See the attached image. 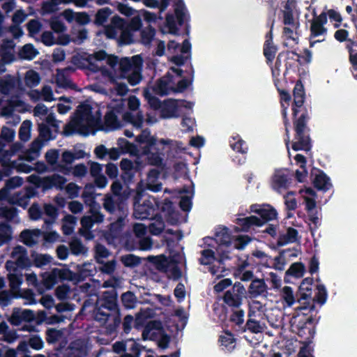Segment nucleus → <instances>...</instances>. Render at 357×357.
<instances>
[{"label":"nucleus","instance_id":"obj_58","mask_svg":"<svg viewBox=\"0 0 357 357\" xmlns=\"http://www.w3.org/2000/svg\"><path fill=\"white\" fill-rule=\"evenodd\" d=\"M287 250H280L279 255L274 258L273 268L278 271H283L287 263L286 255Z\"/></svg>","mask_w":357,"mask_h":357},{"label":"nucleus","instance_id":"obj_41","mask_svg":"<svg viewBox=\"0 0 357 357\" xmlns=\"http://www.w3.org/2000/svg\"><path fill=\"white\" fill-rule=\"evenodd\" d=\"M63 331L56 328H47L45 332V340L48 344H54L63 336Z\"/></svg>","mask_w":357,"mask_h":357},{"label":"nucleus","instance_id":"obj_49","mask_svg":"<svg viewBox=\"0 0 357 357\" xmlns=\"http://www.w3.org/2000/svg\"><path fill=\"white\" fill-rule=\"evenodd\" d=\"M202 257L199 261L202 265H210L216 260L214 251L211 249H206L201 252Z\"/></svg>","mask_w":357,"mask_h":357},{"label":"nucleus","instance_id":"obj_55","mask_svg":"<svg viewBox=\"0 0 357 357\" xmlns=\"http://www.w3.org/2000/svg\"><path fill=\"white\" fill-rule=\"evenodd\" d=\"M142 79V68L139 67H135L132 73L127 77L128 83L131 86H136Z\"/></svg>","mask_w":357,"mask_h":357},{"label":"nucleus","instance_id":"obj_63","mask_svg":"<svg viewBox=\"0 0 357 357\" xmlns=\"http://www.w3.org/2000/svg\"><path fill=\"white\" fill-rule=\"evenodd\" d=\"M29 217L32 220L40 219L43 212L38 203H33L28 210Z\"/></svg>","mask_w":357,"mask_h":357},{"label":"nucleus","instance_id":"obj_7","mask_svg":"<svg viewBox=\"0 0 357 357\" xmlns=\"http://www.w3.org/2000/svg\"><path fill=\"white\" fill-rule=\"evenodd\" d=\"M86 264L81 266H77V273H75L70 270L58 269L54 268L53 270L55 274L57 275V279L61 280H77L78 281L84 280L86 277L91 276V274L88 272Z\"/></svg>","mask_w":357,"mask_h":357},{"label":"nucleus","instance_id":"obj_64","mask_svg":"<svg viewBox=\"0 0 357 357\" xmlns=\"http://www.w3.org/2000/svg\"><path fill=\"white\" fill-rule=\"evenodd\" d=\"M282 298L288 306H291L294 302L295 298L291 287L285 286L282 289Z\"/></svg>","mask_w":357,"mask_h":357},{"label":"nucleus","instance_id":"obj_47","mask_svg":"<svg viewBox=\"0 0 357 357\" xmlns=\"http://www.w3.org/2000/svg\"><path fill=\"white\" fill-rule=\"evenodd\" d=\"M153 262L155 264L158 270L162 272H167L169 266V261L165 255L153 257Z\"/></svg>","mask_w":357,"mask_h":357},{"label":"nucleus","instance_id":"obj_53","mask_svg":"<svg viewBox=\"0 0 357 357\" xmlns=\"http://www.w3.org/2000/svg\"><path fill=\"white\" fill-rule=\"evenodd\" d=\"M50 28L56 33H61L66 31V26L60 20L59 16H53L50 20Z\"/></svg>","mask_w":357,"mask_h":357},{"label":"nucleus","instance_id":"obj_24","mask_svg":"<svg viewBox=\"0 0 357 357\" xmlns=\"http://www.w3.org/2000/svg\"><path fill=\"white\" fill-rule=\"evenodd\" d=\"M105 125L108 130H116L121 124L115 112L112 110L106 112L104 117Z\"/></svg>","mask_w":357,"mask_h":357},{"label":"nucleus","instance_id":"obj_34","mask_svg":"<svg viewBox=\"0 0 357 357\" xmlns=\"http://www.w3.org/2000/svg\"><path fill=\"white\" fill-rule=\"evenodd\" d=\"M38 54V50L31 43L24 45L19 52L20 56L26 60H32Z\"/></svg>","mask_w":357,"mask_h":357},{"label":"nucleus","instance_id":"obj_13","mask_svg":"<svg viewBox=\"0 0 357 357\" xmlns=\"http://www.w3.org/2000/svg\"><path fill=\"white\" fill-rule=\"evenodd\" d=\"M177 101L174 99H168L163 102L160 108L161 116L163 119H170L177 116Z\"/></svg>","mask_w":357,"mask_h":357},{"label":"nucleus","instance_id":"obj_3","mask_svg":"<svg viewBox=\"0 0 357 357\" xmlns=\"http://www.w3.org/2000/svg\"><path fill=\"white\" fill-rule=\"evenodd\" d=\"M10 257L13 260H8L5 267L8 272H17L18 269H28L32 266L26 248L22 245H16L13 248Z\"/></svg>","mask_w":357,"mask_h":357},{"label":"nucleus","instance_id":"obj_20","mask_svg":"<svg viewBox=\"0 0 357 357\" xmlns=\"http://www.w3.org/2000/svg\"><path fill=\"white\" fill-rule=\"evenodd\" d=\"M222 300L227 306L233 308H239L243 303V298L232 292L231 290L225 292Z\"/></svg>","mask_w":357,"mask_h":357},{"label":"nucleus","instance_id":"obj_60","mask_svg":"<svg viewBox=\"0 0 357 357\" xmlns=\"http://www.w3.org/2000/svg\"><path fill=\"white\" fill-rule=\"evenodd\" d=\"M273 184L278 188H287L288 184V177L284 173H277L273 177Z\"/></svg>","mask_w":357,"mask_h":357},{"label":"nucleus","instance_id":"obj_15","mask_svg":"<svg viewBox=\"0 0 357 357\" xmlns=\"http://www.w3.org/2000/svg\"><path fill=\"white\" fill-rule=\"evenodd\" d=\"M301 305L295 308V312L293 316L303 315L305 318L313 317L312 312L315 310V305L314 301L311 300L304 301L303 303H299Z\"/></svg>","mask_w":357,"mask_h":357},{"label":"nucleus","instance_id":"obj_39","mask_svg":"<svg viewBox=\"0 0 357 357\" xmlns=\"http://www.w3.org/2000/svg\"><path fill=\"white\" fill-rule=\"evenodd\" d=\"M284 52L293 53V59H284L285 60V70L283 75L285 77L289 70L295 68L296 63H298L300 65H303V63L301 61V54L294 51H285Z\"/></svg>","mask_w":357,"mask_h":357},{"label":"nucleus","instance_id":"obj_16","mask_svg":"<svg viewBox=\"0 0 357 357\" xmlns=\"http://www.w3.org/2000/svg\"><path fill=\"white\" fill-rule=\"evenodd\" d=\"M77 114L80 120H86L88 123H94L100 121L96 119L92 112V107L89 104H82L79 106Z\"/></svg>","mask_w":357,"mask_h":357},{"label":"nucleus","instance_id":"obj_10","mask_svg":"<svg viewBox=\"0 0 357 357\" xmlns=\"http://www.w3.org/2000/svg\"><path fill=\"white\" fill-rule=\"evenodd\" d=\"M268 287L264 279L255 278L252 280L248 287V293L250 298H256L259 296H266Z\"/></svg>","mask_w":357,"mask_h":357},{"label":"nucleus","instance_id":"obj_25","mask_svg":"<svg viewBox=\"0 0 357 357\" xmlns=\"http://www.w3.org/2000/svg\"><path fill=\"white\" fill-rule=\"evenodd\" d=\"M135 142L139 144H149L150 146H156L158 139L156 137L151 135V131L146 128L135 137Z\"/></svg>","mask_w":357,"mask_h":357},{"label":"nucleus","instance_id":"obj_27","mask_svg":"<svg viewBox=\"0 0 357 357\" xmlns=\"http://www.w3.org/2000/svg\"><path fill=\"white\" fill-rule=\"evenodd\" d=\"M219 342L221 346L224 347L222 349L228 351H231L235 347L236 339L231 332L225 331V335L220 336Z\"/></svg>","mask_w":357,"mask_h":357},{"label":"nucleus","instance_id":"obj_40","mask_svg":"<svg viewBox=\"0 0 357 357\" xmlns=\"http://www.w3.org/2000/svg\"><path fill=\"white\" fill-rule=\"evenodd\" d=\"M121 261L126 267L135 268L141 264V258L135 255L128 254L121 256Z\"/></svg>","mask_w":357,"mask_h":357},{"label":"nucleus","instance_id":"obj_38","mask_svg":"<svg viewBox=\"0 0 357 357\" xmlns=\"http://www.w3.org/2000/svg\"><path fill=\"white\" fill-rule=\"evenodd\" d=\"M305 272V266L301 262L293 263L285 273V277L287 275L296 278H301Z\"/></svg>","mask_w":357,"mask_h":357},{"label":"nucleus","instance_id":"obj_54","mask_svg":"<svg viewBox=\"0 0 357 357\" xmlns=\"http://www.w3.org/2000/svg\"><path fill=\"white\" fill-rule=\"evenodd\" d=\"M317 292L314 298H311V301L317 302L321 305L326 303L327 299V291L324 284H318L317 287Z\"/></svg>","mask_w":357,"mask_h":357},{"label":"nucleus","instance_id":"obj_56","mask_svg":"<svg viewBox=\"0 0 357 357\" xmlns=\"http://www.w3.org/2000/svg\"><path fill=\"white\" fill-rule=\"evenodd\" d=\"M185 4L183 0H178L175 3L174 13L177 19L178 23L180 26H182L184 23L185 17Z\"/></svg>","mask_w":357,"mask_h":357},{"label":"nucleus","instance_id":"obj_32","mask_svg":"<svg viewBox=\"0 0 357 357\" xmlns=\"http://www.w3.org/2000/svg\"><path fill=\"white\" fill-rule=\"evenodd\" d=\"M159 202L154 198H150L142 204H135V211H155L158 208Z\"/></svg>","mask_w":357,"mask_h":357},{"label":"nucleus","instance_id":"obj_29","mask_svg":"<svg viewBox=\"0 0 357 357\" xmlns=\"http://www.w3.org/2000/svg\"><path fill=\"white\" fill-rule=\"evenodd\" d=\"M278 47L273 43H264L263 54L266 58V63L271 66L275 57Z\"/></svg>","mask_w":357,"mask_h":357},{"label":"nucleus","instance_id":"obj_33","mask_svg":"<svg viewBox=\"0 0 357 357\" xmlns=\"http://www.w3.org/2000/svg\"><path fill=\"white\" fill-rule=\"evenodd\" d=\"M103 207L108 213L113 214L116 208L121 210V203L116 202L112 195H107L104 198Z\"/></svg>","mask_w":357,"mask_h":357},{"label":"nucleus","instance_id":"obj_11","mask_svg":"<svg viewBox=\"0 0 357 357\" xmlns=\"http://www.w3.org/2000/svg\"><path fill=\"white\" fill-rule=\"evenodd\" d=\"M124 19L119 15L112 17L109 24L104 26V33L108 39H117V30L123 28Z\"/></svg>","mask_w":357,"mask_h":357},{"label":"nucleus","instance_id":"obj_14","mask_svg":"<svg viewBox=\"0 0 357 357\" xmlns=\"http://www.w3.org/2000/svg\"><path fill=\"white\" fill-rule=\"evenodd\" d=\"M77 132L84 136L89 134V128L86 126L83 125L80 121H75L74 123H68L65 125L62 134L64 136H70Z\"/></svg>","mask_w":357,"mask_h":357},{"label":"nucleus","instance_id":"obj_9","mask_svg":"<svg viewBox=\"0 0 357 357\" xmlns=\"http://www.w3.org/2000/svg\"><path fill=\"white\" fill-rule=\"evenodd\" d=\"M96 305H99L109 312H119L116 292L115 291H105L102 300L97 303Z\"/></svg>","mask_w":357,"mask_h":357},{"label":"nucleus","instance_id":"obj_19","mask_svg":"<svg viewBox=\"0 0 357 357\" xmlns=\"http://www.w3.org/2000/svg\"><path fill=\"white\" fill-rule=\"evenodd\" d=\"M29 181L37 188H42L44 192L54 188L51 176L40 178L38 176L32 175L29 177Z\"/></svg>","mask_w":357,"mask_h":357},{"label":"nucleus","instance_id":"obj_4","mask_svg":"<svg viewBox=\"0 0 357 357\" xmlns=\"http://www.w3.org/2000/svg\"><path fill=\"white\" fill-rule=\"evenodd\" d=\"M278 93L280 95V105L282 107V116L283 119L284 126L285 127V135L286 138L284 139V143L287 149L289 150V146L290 144V137H289V126L290 122L287 117V109L289 106V103L291 100V96L290 93L282 89H278Z\"/></svg>","mask_w":357,"mask_h":357},{"label":"nucleus","instance_id":"obj_43","mask_svg":"<svg viewBox=\"0 0 357 357\" xmlns=\"http://www.w3.org/2000/svg\"><path fill=\"white\" fill-rule=\"evenodd\" d=\"M69 349L68 355L70 357H86V349L79 343L72 342L69 346Z\"/></svg>","mask_w":357,"mask_h":357},{"label":"nucleus","instance_id":"obj_17","mask_svg":"<svg viewBox=\"0 0 357 357\" xmlns=\"http://www.w3.org/2000/svg\"><path fill=\"white\" fill-rule=\"evenodd\" d=\"M117 145L123 153H129L132 156H138L139 154L137 146L125 138H119L117 140Z\"/></svg>","mask_w":357,"mask_h":357},{"label":"nucleus","instance_id":"obj_12","mask_svg":"<svg viewBox=\"0 0 357 357\" xmlns=\"http://www.w3.org/2000/svg\"><path fill=\"white\" fill-rule=\"evenodd\" d=\"M236 224L240 227V228L236 227V231L248 232L253 226L261 227V222L259 220V217L255 215L236 218Z\"/></svg>","mask_w":357,"mask_h":357},{"label":"nucleus","instance_id":"obj_36","mask_svg":"<svg viewBox=\"0 0 357 357\" xmlns=\"http://www.w3.org/2000/svg\"><path fill=\"white\" fill-rule=\"evenodd\" d=\"M121 32L117 41L119 45H127L133 43V34L132 32L123 26V28L119 29Z\"/></svg>","mask_w":357,"mask_h":357},{"label":"nucleus","instance_id":"obj_8","mask_svg":"<svg viewBox=\"0 0 357 357\" xmlns=\"http://www.w3.org/2000/svg\"><path fill=\"white\" fill-rule=\"evenodd\" d=\"M315 172L318 174H315L312 181L314 187L317 190H321L323 192H326L330 190V188L332 187L330 178L324 173V171L317 168L312 169V174H313Z\"/></svg>","mask_w":357,"mask_h":357},{"label":"nucleus","instance_id":"obj_57","mask_svg":"<svg viewBox=\"0 0 357 357\" xmlns=\"http://www.w3.org/2000/svg\"><path fill=\"white\" fill-rule=\"evenodd\" d=\"M127 354H132L134 356L139 357V343L133 338L127 339Z\"/></svg>","mask_w":357,"mask_h":357},{"label":"nucleus","instance_id":"obj_50","mask_svg":"<svg viewBox=\"0 0 357 357\" xmlns=\"http://www.w3.org/2000/svg\"><path fill=\"white\" fill-rule=\"evenodd\" d=\"M155 35V29L149 26L141 31V41L144 45H149Z\"/></svg>","mask_w":357,"mask_h":357},{"label":"nucleus","instance_id":"obj_30","mask_svg":"<svg viewBox=\"0 0 357 357\" xmlns=\"http://www.w3.org/2000/svg\"><path fill=\"white\" fill-rule=\"evenodd\" d=\"M7 278L11 291L17 292L20 290V287L23 282L22 273L17 274L16 272H9Z\"/></svg>","mask_w":357,"mask_h":357},{"label":"nucleus","instance_id":"obj_1","mask_svg":"<svg viewBox=\"0 0 357 357\" xmlns=\"http://www.w3.org/2000/svg\"><path fill=\"white\" fill-rule=\"evenodd\" d=\"M305 91L301 79L296 81L293 89L291 104L293 128L295 132L291 149L295 151L308 152L312 148L310 128L307 123L311 119L312 107L305 105Z\"/></svg>","mask_w":357,"mask_h":357},{"label":"nucleus","instance_id":"obj_45","mask_svg":"<svg viewBox=\"0 0 357 357\" xmlns=\"http://www.w3.org/2000/svg\"><path fill=\"white\" fill-rule=\"evenodd\" d=\"M121 299L126 308L131 309L135 307L137 298L133 292L128 291L121 295Z\"/></svg>","mask_w":357,"mask_h":357},{"label":"nucleus","instance_id":"obj_23","mask_svg":"<svg viewBox=\"0 0 357 357\" xmlns=\"http://www.w3.org/2000/svg\"><path fill=\"white\" fill-rule=\"evenodd\" d=\"M215 240L218 243L222 245H229L231 244V235L227 227H220L215 231Z\"/></svg>","mask_w":357,"mask_h":357},{"label":"nucleus","instance_id":"obj_37","mask_svg":"<svg viewBox=\"0 0 357 357\" xmlns=\"http://www.w3.org/2000/svg\"><path fill=\"white\" fill-rule=\"evenodd\" d=\"M123 119L128 123H132L135 127L140 128L143 123V116L142 114L138 113L134 115L130 112H126L123 115Z\"/></svg>","mask_w":357,"mask_h":357},{"label":"nucleus","instance_id":"obj_52","mask_svg":"<svg viewBox=\"0 0 357 357\" xmlns=\"http://www.w3.org/2000/svg\"><path fill=\"white\" fill-rule=\"evenodd\" d=\"M282 15L283 24L285 26H291L295 29V32L296 33L299 28V22H295L294 13L291 11H282Z\"/></svg>","mask_w":357,"mask_h":357},{"label":"nucleus","instance_id":"obj_44","mask_svg":"<svg viewBox=\"0 0 357 357\" xmlns=\"http://www.w3.org/2000/svg\"><path fill=\"white\" fill-rule=\"evenodd\" d=\"M25 84L29 87H34L39 84L40 77L38 73L34 70H29L26 72L24 78Z\"/></svg>","mask_w":357,"mask_h":357},{"label":"nucleus","instance_id":"obj_28","mask_svg":"<svg viewBox=\"0 0 357 357\" xmlns=\"http://www.w3.org/2000/svg\"><path fill=\"white\" fill-rule=\"evenodd\" d=\"M18 210L15 207H8L0 203V218L6 220V222H11L18 215Z\"/></svg>","mask_w":357,"mask_h":357},{"label":"nucleus","instance_id":"obj_35","mask_svg":"<svg viewBox=\"0 0 357 357\" xmlns=\"http://www.w3.org/2000/svg\"><path fill=\"white\" fill-rule=\"evenodd\" d=\"M32 123L30 120H25L21 124L19 129V138L21 141L26 142L31 137V129Z\"/></svg>","mask_w":357,"mask_h":357},{"label":"nucleus","instance_id":"obj_31","mask_svg":"<svg viewBox=\"0 0 357 357\" xmlns=\"http://www.w3.org/2000/svg\"><path fill=\"white\" fill-rule=\"evenodd\" d=\"M112 13V11L109 7L99 9L95 15L94 24L98 26H103Z\"/></svg>","mask_w":357,"mask_h":357},{"label":"nucleus","instance_id":"obj_46","mask_svg":"<svg viewBox=\"0 0 357 357\" xmlns=\"http://www.w3.org/2000/svg\"><path fill=\"white\" fill-rule=\"evenodd\" d=\"M69 246L71 253L74 255L78 256L86 252V248L78 238L72 240L69 243Z\"/></svg>","mask_w":357,"mask_h":357},{"label":"nucleus","instance_id":"obj_18","mask_svg":"<svg viewBox=\"0 0 357 357\" xmlns=\"http://www.w3.org/2000/svg\"><path fill=\"white\" fill-rule=\"evenodd\" d=\"M40 234V231L39 229H24L20 234V241L24 245L32 247L37 243L35 237L38 236Z\"/></svg>","mask_w":357,"mask_h":357},{"label":"nucleus","instance_id":"obj_26","mask_svg":"<svg viewBox=\"0 0 357 357\" xmlns=\"http://www.w3.org/2000/svg\"><path fill=\"white\" fill-rule=\"evenodd\" d=\"M15 81L10 75H7L4 78L0 79V93L8 95L15 88Z\"/></svg>","mask_w":357,"mask_h":357},{"label":"nucleus","instance_id":"obj_62","mask_svg":"<svg viewBox=\"0 0 357 357\" xmlns=\"http://www.w3.org/2000/svg\"><path fill=\"white\" fill-rule=\"evenodd\" d=\"M326 32L327 29L323 25L318 24L315 22H311L310 38H313L319 36L326 34Z\"/></svg>","mask_w":357,"mask_h":357},{"label":"nucleus","instance_id":"obj_51","mask_svg":"<svg viewBox=\"0 0 357 357\" xmlns=\"http://www.w3.org/2000/svg\"><path fill=\"white\" fill-rule=\"evenodd\" d=\"M312 295V285H307L302 287L300 284L298 291L297 292L298 302L301 303V301L311 300Z\"/></svg>","mask_w":357,"mask_h":357},{"label":"nucleus","instance_id":"obj_59","mask_svg":"<svg viewBox=\"0 0 357 357\" xmlns=\"http://www.w3.org/2000/svg\"><path fill=\"white\" fill-rule=\"evenodd\" d=\"M9 203L17 205L22 207L23 208H26L29 204V200L24 195L21 196L20 192H18L15 193L10 197V199H9Z\"/></svg>","mask_w":357,"mask_h":357},{"label":"nucleus","instance_id":"obj_22","mask_svg":"<svg viewBox=\"0 0 357 357\" xmlns=\"http://www.w3.org/2000/svg\"><path fill=\"white\" fill-rule=\"evenodd\" d=\"M12 238V227L8 222H0V247L9 243Z\"/></svg>","mask_w":357,"mask_h":357},{"label":"nucleus","instance_id":"obj_42","mask_svg":"<svg viewBox=\"0 0 357 357\" xmlns=\"http://www.w3.org/2000/svg\"><path fill=\"white\" fill-rule=\"evenodd\" d=\"M93 185L91 183H87L85 185L84 190L82 194V197L85 204L90 206L91 207L95 206L96 197L93 192L88 191L89 188L92 189Z\"/></svg>","mask_w":357,"mask_h":357},{"label":"nucleus","instance_id":"obj_61","mask_svg":"<svg viewBox=\"0 0 357 357\" xmlns=\"http://www.w3.org/2000/svg\"><path fill=\"white\" fill-rule=\"evenodd\" d=\"M38 132L39 137L44 141H49L50 139H53L54 137H52V130L50 127L42 123L38 125Z\"/></svg>","mask_w":357,"mask_h":357},{"label":"nucleus","instance_id":"obj_48","mask_svg":"<svg viewBox=\"0 0 357 357\" xmlns=\"http://www.w3.org/2000/svg\"><path fill=\"white\" fill-rule=\"evenodd\" d=\"M233 140L235 142H230V146L234 151L243 154H245L248 152V148L245 144V142L240 138L239 136L233 137Z\"/></svg>","mask_w":357,"mask_h":357},{"label":"nucleus","instance_id":"obj_6","mask_svg":"<svg viewBox=\"0 0 357 357\" xmlns=\"http://www.w3.org/2000/svg\"><path fill=\"white\" fill-rule=\"evenodd\" d=\"M35 319L36 316L32 310L14 307L11 315L8 318V321L11 325L18 326L22 321L30 323L34 321Z\"/></svg>","mask_w":357,"mask_h":357},{"label":"nucleus","instance_id":"obj_5","mask_svg":"<svg viewBox=\"0 0 357 357\" xmlns=\"http://www.w3.org/2000/svg\"><path fill=\"white\" fill-rule=\"evenodd\" d=\"M250 211L259 215V218L261 222V226L269 221L277 219L278 217L276 210L269 204H252L250 206Z\"/></svg>","mask_w":357,"mask_h":357},{"label":"nucleus","instance_id":"obj_2","mask_svg":"<svg viewBox=\"0 0 357 357\" xmlns=\"http://www.w3.org/2000/svg\"><path fill=\"white\" fill-rule=\"evenodd\" d=\"M292 331L303 339V345L310 347L315 335V319L313 317L305 318L303 315L292 316L290 320Z\"/></svg>","mask_w":357,"mask_h":357},{"label":"nucleus","instance_id":"obj_21","mask_svg":"<svg viewBox=\"0 0 357 357\" xmlns=\"http://www.w3.org/2000/svg\"><path fill=\"white\" fill-rule=\"evenodd\" d=\"M291 52H281L278 54L274 65L269 66L271 68L273 77H279L280 76V67L282 66V59H293Z\"/></svg>","mask_w":357,"mask_h":357}]
</instances>
